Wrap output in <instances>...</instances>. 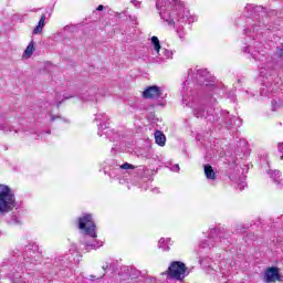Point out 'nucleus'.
<instances>
[{
  "mask_svg": "<svg viewBox=\"0 0 283 283\" xmlns=\"http://www.w3.org/2000/svg\"><path fill=\"white\" fill-rule=\"evenodd\" d=\"M244 13L249 20L243 33L249 41L248 45L243 48V52L251 54L254 61L260 62L259 74L262 78H266L260 92L261 97L264 98V96H269L275 90L272 83L273 74H275L273 70L275 63L273 62V57L266 56V48L262 44V39H264V34L268 32H275L277 30V28L269 24V17L276 14V12L271 11L268 13L266 9L262 6L248 4L244 8Z\"/></svg>",
  "mask_w": 283,
  "mask_h": 283,
  "instance_id": "f257e3e1",
  "label": "nucleus"
},
{
  "mask_svg": "<svg viewBox=\"0 0 283 283\" xmlns=\"http://www.w3.org/2000/svg\"><path fill=\"white\" fill-rule=\"evenodd\" d=\"M209 76V71L207 69H190L188 71L187 80L182 83L181 97L182 103L186 107H191L193 115L197 118H206L210 123L218 120V117L213 116L216 105H218V96L222 94V90L216 85L213 78ZM196 85H203L205 88V102L211 105L210 108L205 111V105H202L198 99L193 98V87Z\"/></svg>",
  "mask_w": 283,
  "mask_h": 283,
  "instance_id": "f03ea898",
  "label": "nucleus"
},
{
  "mask_svg": "<svg viewBox=\"0 0 283 283\" xmlns=\"http://www.w3.org/2000/svg\"><path fill=\"white\" fill-rule=\"evenodd\" d=\"M28 251V255L23 256V261L21 262L22 265H17L11 270L9 273V279L12 283H28V279H25V271H32L34 269V265L36 264V261L34 260V256L32 254L39 253V245L35 243H29V245L25 247Z\"/></svg>",
  "mask_w": 283,
  "mask_h": 283,
  "instance_id": "7ed1b4c3",
  "label": "nucleus"
},
{
  "mask_svg": "<svg viewBox=\"0 0 283 283\" xmlns=\"http://www.w3.org/2000/svg\"><path fill=\"white\" fill-rule=\"evenodd\" d=\"M78 230L84 233V247H86V251H96V249H101L103 247V242L96 240V223H94V219L92 214L86 213L78 218Z\"/></svg>",
  "mask_w": 283,
  "mask_h": 283,
  "instance_id": "20e7f679",
  "label": "nucleus"
},
{
  "mask_svg": "<svg viewBox=\"0 0 283 283\" xmlns=\"http://www.w3.org/2000/svg\"><path fill=\"white\" fill-rule=\"evenodd\" d=\"M157 8L159 10V17L163 19L167 25L170 28H179L181 23H185V9L182 7L171 6V0H161L157 2Z\"/></svg>",
  "mask_w": 283,
  "mask_h": 283,
  "instance_id": "39448f33",
  "label": "nucleus"
},
{
  "mask_svg": "<svg viewBox=\"0 0 283 283\" xmlns=\"http://www.w3.org/2000/svg\"><path fill=\"white\" fill-rule=\"evenodd\" d=\"M17 207V197L14 191L8 186L0 184V216L10 213Z\"/></svg>",
  "mask_w": 283,
  "mask_h": 283,
  "instance_id": "423d86ee",
  "label": "nucleus"
},
{
  "mask_svg": "<svg viewBox=\"0 0 283 283\" xmlns=\"http://www.w3.org/2000/svg\"><path fill=\"white\" fill-rule=\"evenodd\" d=\"M229 232L224 229H211L208 239H206L201 247L202 249H211L212 247H221L224 249V247H229Z\"/></svg>",
  "mask_w": 283,
  "mask_h": 283,
  "instance_id": "0eeeda50",
  "label": "nucleus"
},
{
  "mask_svg": "<svg viewBox=\"0 0 283 283\" xmlns=\"http://www.w3.org/2000/svg\"><path fill=\"white\" fill-rule=\"evenodd\" d=\"M166 275L167 280H185L189 273L187 272V265L181 261H174L168 266V271L161 273Z\"/></svg>",
  "mask_w": 283,
  "mask_h": 283,
  "instance_id": "6e6552de",
  "label": "nucleus"
},
{
  "mask_svg": "<svg viewBox=\"0 0 283 283\" xmlns=\"http://www.w3.org/2000/svg\"><path fill=\"white\" fill-rule=\"evenodd\" d=\"M55 260L56 262H60V264H66V266H70L72 262L74 264H78V262H81V254L78 253V251H76V248L73 245L67 254L57 256Z\"/></svg>",
  "mask_w": 283,
  "mask_h": 283,
  "instance_id": "1a4fd4ad",
  "label": "nucleus"
},
{
  "mask_svg": "<svg viewBox=\"0 0 283 283\" xmlns=\"http://www.w3.org/2000/svg\"><path fill=\"white\" fill-rule=\"evenodd\" d=\"M144 98H149L150 101H159V98H167V94L164 93L163 87L158 85L148 86L143 92Z\"/></svg>",
  "mask_w": 283,
  "mask_h": 283,
  "instance_id": "9d476101",
  "label": "nucleus"
},
{
  "mask_svg": "<svg viewBox=\"0 0 283 283\" xmlns=\"http://www.w3.org/2000/svg\"><path fill=\"white\" fill-rule=\"evenodd\" d=\"M263 282L264 283L282 282V274H280V268L270 266L265 269L263 273Z\"/></svg>",
  "mask_w": 283,
  "mask_h": 283,
  "instance_id": "9b49d317",
  "label": "nucleus"
},
{
  "mask_svg": "<svg viewBox=\"0 0 283 283\" xmlns=\"http://www.w3.org/2000/svg\"><path fill=\"white\" fill-rule=\"evenodd\" d=\"M97 136L107 138L111 143L116 140H120V134L116 133L114 129L109 128V126L101 125L97 130Z\"/></svg>",
  "mask_w": 283,
  "mask_h": 283,
  "instance_id": "f8f14e48",
  "label": "nucleus"
},
{
  "mask_svg": "<svg viewBox=\"0 0 283 283\" xmlns=\"http://www.w3.org/2000/svg\"><path fill=\"white\" fill-rule=\"evenodd\" d=\"M98 94L103 96L98 86H92L85 93L81 95V99L87 102L98 101Z\"/></svg>",
  "mask_w": 283,
  "mask_h": 283,
  "instance_id": "ddd939ff",
  "label": "nucleus"
},
{
  "mask_svg": "<svg viewBox=\"0 0 283 283\" xmlns=\"http://www.w3.org/2000/svg\"><path fill=\"white\" fill-rule=\"evenodd\" d=\"M155 63H158L159 65L165 63V61H169V59H174V51L161 48L159 49V52H156Z\"/></svg>",
  "mask_w": 283,
  "mask_h": 283,
  "instance_id": "4468645a",
  "label": "nucleus"
},
{
  "mask_svg": "<svg viewBox=\"0 0 283 283\" xmlns=\"http://www.w3.org/2000/svg\"><path fill=\"white\" fill-rule=\"evenodd\" d=\"M268 174L270 175V178L273 180L276 187H283L282 172H280V170L270 169Z\"/></svg>",
  "mask_w": 283,
  "mask_h": 283,
  "instance_id": "2eb2a0df",
  "label": "nucleus"
},
{
  "mask_svg": "<svg viewBox=\"0 0 283 283\" xmlns=\"http://www.w3.org/2000/svg\"><path fill=\"white\" fill-rule=\"evenodd\" d=\"M203 171L207 180L213 181L216 180V178H218V176L216 175V170H213V167H211V165H205Z\"/></svg>",
  "mask_w": 283,
  "mask_h": 283,
  "instance_id": "dca6fc26",
  "label": "nucleus"
},
{
  "mask_svg": "<svg viewBox=\"0 0 283 283\" xmlns=\"http://www.w3.org/2000/svg\"><path fill=\"white\" fill-rule=\"evenodd\" d=\"M155 143L157 145H159V147H165L166 143H167V137L165 136V134L160 130H156L155 132Z\"/></svg>",
  "mask_w": 283,
  "mask_h": 283,
  "instance_id": "f3484780",
  "label": "nucleus"
},
{
  "mask_svg": "<svg viewBox=\"0 0 283 283\" xmlns=\"http://www.w3.org/2000/svg\"><path fill=\"white\" fill-rule=\"evenodd\" d=\"M94 120H96V123H99L98 127H101V125H103V127H107V120H109V118L107 117V115H105V113H97Z\"/></svg>",
  "mask_w": 283,
  "mask_h": 283,
  "instance_id": "a211bd4d",
  "label": "nucleus"
},
{
  "mask_svg": "<svg viewBox=\"0 0 283 283\" xmlns=\"http://www.w3.org/2000/svg\"><path fill=\"white\" fill-rule=\"evenodd\" d=\"M43 28H45V14L41 15L38 25L33 29V34H41Z\"/></svg>",
  "mask_w": 283,
  "mask_h": 283,
  "instance_id": "6ab92c4d",
  "label": "nucleus"
},
{
  "mask_svg": "<svg viewBox=\"0 0 283 283\" xmlns=\"http://www.w3.org/2000/svg\"><path fill=\"white\" fill-rule=\"evenodd\" d=\"M32 54H34V41H31L27 49L24 50L23 54H22V57L23 59H30L32 57Z\"/></svg>",
  "mask_w": 283,
  "mask_h": 283,
  "instance_id": "aec40b11",
  "label": "nucleus"
},
{
  "mask_svg": "<svg viewBox=\"0 0 283 283\" xmlns=\"http://www.w3.org/2000/svg\"><path fill=\"white\" fill-rule=\"evenodd\" d=\"M159 249H163V251H169V247H171V238H161L159 239Z\"/></svg>",
  "mask_w": 283,
  "mask_h": 283,
  "instance_id": "412c9836",
  "label": "nucleus"
},
{
  "mask_svg": "<svg viewBox=\"0 0 283 283\" xmlns=\"http://www.w3.org/2000/svg\"><path fill=\"white\" fill-rule=\"evenodd\" d=\"M272 112H277L281 107H283V102L280 98H274L271 102Z\"/></svg>",
  "mask_w": 283,
  "mask_h": 283,
  "instance_id": "4be33fe9",
  "label": "nucleus"
},
{
  "mask_svg": "<svg viewBox=\"0 0 283 283\" xmlns=\"http://www.w3.org/2000/svg\"><path fill=\"white\" fill-rule=\"evenodd\" d=\"M150 41H151L155 52H160V49L163 46L160 45V40L158 39V36H156V35L151 36Z\"/></svg>",
  "mask_w": 283,
  "mask_h": 283,
  "instance_id": "5701e85b",
  "label": "nucleus"
},
{
  "mask_svg": "<svg viewBox=\"0 0 283 283\" xmlns=\"http://www.w3.org/2000/svg\"><path fill=\"white\" fill-rule=\"evenodd\" d=\"M247 177H242L241 179H239L237 181V189H239L240 191H244V189H247Z\"/></svg>",
  "mask_w": 283,
  "mask_h": 283,
  "instance_id": "b1692460",
  "label": "nucleus"
},
{
  "mask_svg": "<svg viewBox=\"0 0 283 283\" xmlns=\"http://www.w3.org/2000/svg\"><path fill=\"white\" fill-rule=\"evenodd\" d=\"M122 169L124 170H129V169H136V166L129 164V163H124L123 165L120 166H117V168L115 169V171H120Z\"/></svg>",
  "mask_w": 283,
  "mask_h": 283,
  "instance_id": "393cba45",
  "label": "nucleus"
},
{
  "mask_svg": "<svg viewBox=\"0 0 283 283\" xmlns=\"http://www.w3.org/2000/svg\"><path fill=\"white\" fill-rule=\"evenodd\" d=\"M276 55L279 59H283V44L276 50Z\"/></svg>",
  "mask_w": 283,
  "mask_h": 283,
  "instance_id": "a878e982",
  "label": "nucleus"
},
{
  "mask_svg": "<svg viewBox=\"0 0 283 283\" xmlns=\"http://www.w3.org/2000/svg\"><path fill=\"white\" fill-rule=\"evenodd\" d=\"M170 171H176V172L180 171V165L178 164L174 165L172 167H170Z\"/></svg>",
  "mask_w": 283,
  "mask_h": 283,
  "instance_id": "bb28decb",
  "label": "nucleus"
},
{
  "mask_svg": "<svg viewBox=\"0 0 283 283\" xmlns=\"http://www.w3.org/2000/svg\"><path fill=\"white\" fill-rule=\"evenodd\" d=\"M104 275H105V274L98 276L97 279H96V276L91 275V276H90V280H91V282H94V280H103V276H104Z\"/></svg>",
  "mask_w": 283,
  "mask_h": 283,
  "instance_id": "cd10ccee",
  "label": "nucleus"
},
{
  "mask_svg": "<svg viewBox=\"0 0 283 283\" xmlns=\"http://www.w3.org/2000/svg\"><path fill=\"white\" fill-rule=\"evenodd\" d=\"M132 3L135 6V8H140V1L132 0Z\"/></svg>",
  "mask_w": 283,
  "mask_h": 283,
  "instance_id": "c85d7f7f",
  "label": "nucleus"
},
{
  "mask_svg": "<svg viewBox=\"0 0 283 283\" xmlns=\"http://www.w3.org/2000/svg\"><path fill=\"white\" fill-rule=\"evenodd\" d=\"M103 271H107V269H109V263H105L103 266H102Z\"/></svg>",
  "mask_w": 283,
  "mask_h": 283,
  "instance_id": "c756f323",
  "label": "nucleus"
},
{
  "mask_svg": "<svg viewBox=\"0 0 283 283\" xmlns=\"http://www.w3.org/2000/svg\"><path fill=\"white\" fill-rule=\"evenodd\" d=\"M221 116H223V117L229 116V112H227V111H222V112H221Z\"/></svg>",
  "mask_w": 283,
  "mask_h": 283,
  "instance_id": "7c9ffc66",
  "label": "nucleus"
},
{
  "mask_svg": "<svg viewBox=\"0 0 283 283\" xmlns=\"http://www.w3.org/2000/svg\"><path fill=\"white\" fill-rule=\"evenodd\" d=\"M56 118H57V119H60L61 117H60V116H54V115H51V122H54V120H56Z\"/></svg>",
  "mask_w": 283,
  "mask_h": 283,
  "instance_id": "2f4dec72",
  "label": "nucleus"
},
{
  "mask_svg": "<svg viewBox=\"0 0 283 283\" xmlns=\"http://www.w3.org/2000/svg\"><path fill=\"white\" fill-rule=\"evenodd\" d=\"M104 8H105V7H103V4H99V6L97 7V11L101 12L102 10H104Z\"/></svg>",
  "mask_w": 283,
  "mask_h": 283,
  "instance_id": "473e14b6",
  "label": "nucleus"
},
{
  "mask_svg": "<svg viewBox=\"0 0 283 283\" xmlns=\"http://www.w3.org/2000/svg\"><path fill=\"white\" fill-rule=\"evenodd\" d=\"M59 36H61V33H56V34L54 35V39H59Z\"/></svg>",
  "mask_w": 283,
  "mask_h": 283,
  "instance_id": "72a5a7b5",
  "label": "nucleus"
},
{
  "mask_svg": "<svg viewBox=\"0 0 283 283\" xmlns=\"http://www.w3.org/2000/svg\"><path fill=\"white\" fill-rule=\"evenodd\" d=\"M150 282L156 283V277L150 279Z\"/></svg>",
  "mask_w": 283,
  "mask_h": 283,
  "instance_id": "f704fd0d",
  "label": "nucleus"
},
{
  "mask_svg": "<svg viewBox=\"0 0 283 283\" xmlns=\"http://www.w3.org/2000/svg\"><path fill=\"white\" fill-rule=\"evenodd\" d=\"M201 264H205V260H201Z\"/></svg>",
  "mask_w": 283,
  "mask_h": 283,
  "instance_id": "c9c22d12",
  "label": "nucleus"
},
{
  "mask_svg": "<svg viewBox=\"0 0 283 283\" xmlns=\"http://www.w3.org/2000/svg\"><path fill=\"white\" fill-rule=\"evenodd\" d=\"M56 105H57V107H59V105H61V102H59Z\"/></svg>",
  "mask_w": 283,
  "mask_h": 283,
  "instance_id": "e433bc0d",
  "label": "nucleus"
},
{
  "mask_svg": "<svg viewBox=\"0 0 283 283\" xmlns=\"http://www.w3.org/2000/svg\"><path fill=\"white\" fill-rule=\"evenodd\" d=\"M109 176H112V172H109Z\"/></svg>",
  "mask_w": 283,
  "mask_h": 283,
  "instance_id": "4c0bfd02",
  "label": "nucleus"
}]
</instances>
